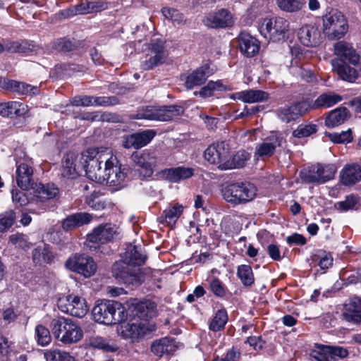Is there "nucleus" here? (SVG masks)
Instances as JSON below:
<instances>
[{
	"label": "nucleus",
	"instance_id": "2eb2a0df",
	"mask_svg": "<svg viewBox=\"0 0 361 361\" xmlns=\"http://www.w3.org/2000/svg\"><path fill=\"white\" fill-rule=\"evenodd\" d=\"M156 135L157 131L154 129H147L124 135L122 137V146L125 149H139L147 145Z\"/></svg>",
	"mask_w": 361,
	"mask_h": 361
},
{
	"label": "nucleus",
	"instance_id": "e2e57ef3",
	"mask_svg": "<svg viewBox=\"0 0 361 361\" xmlns=\"http://www.w3.org/2000/svg\"><path fill=\"white\" fill-rule=\"evenodd\" d=\"M337 171V167L335 164H320V173H321V182L322 184L328 182L330 180L334 179L335 174Z\"/></svg>",
	"mask_w": 361,
	"mask_h": 361
},
{
	"label": "nucleus",
	"instance_id": "7c9ffc66",
	"mask_svg": "<svg viewBox=\"0 0 361 361\" xmlns=\"http://www.w3.org/2000/svg\"><path fill=\"white\" fill-rule=\"evenodd\" d=\"M229 97L245 103L261 102L269 99V93L260 90H249L233 93Z\"/></svg>",
	"mask_w": 361,
	"mask_h": 361
},
{
	"label": "nucleus",
	"instance_id": "a18cd8bd",
	"mask_svg": "<svg viewBox=\"0 0 361 361\" xmlns=\"http://www.w3.org/2000/svg\"><path fill=\"white\" fill-rule=\"evenodd\" d=\"M183 212L182 205L176 204L173 207L164 209L158 217L159 222L162 224H175Z\"/></svg>",
	"mask_w": 361,
	"mask_h": 361
},
{
	"label": "nucleus",
	"instance_id": "c03bdc74",
	"mask_svg": "<svg viewBox=\"0 0 361 361\" xmlns=\"http://www.w3.org/2000/svg\"><path fill=\"white\" fill-rule=\"evenodd\" d=\"M30 189L34 190L35 200L41 202L54 198L57 193L56 188H51L49 185H44L41 183H34Z\"/></svg>",
	"mask_w": 361,
	"mask_h": 361
},
{
	"label": "nucleus",
	"instance_id": "e433bc0d",
	"mask_svg": "<svg viewBox=\"0 0 361 361\" xmlns=\"http://www.w3.org/2000/svg\"><path fill=\"white\" fill-rule=\"evenodd\" d=\"M32 259L35 264L46 263L51 264L54 262L55 255L49 245L37 246L32 252Z\"/></svg>",
	"mask_w": 361,
	"mask_h": 361
},
{
	"label": "nucleus",
	"instance_id": "6e6552de",
	"mask_svg": "<svg viewBox=\"0 0 361 361\" xmlns=\"http://www.w3.org/2000/svg\"><path fill=\"white\" fill-rule=\"evenodd\" d=\"M124 320L118 327L119 335L125 339H130L131 342H138L140 339L151 334L157 329L155 324H145L142 322L130 319V322Z\"/></svg>",
	"mask_w": 361,
	"mask_h": 361
},
{
	"label": "nucleus",
	"instance_id": "cd10ccee",
	"mask_svg": "<svg viewBox=\"0 0 361 361\" xmlns=\"http://www.w3.org/2000/svg\"><path fill=\"white\" fill-rule=\"evenodd\" d=\"M334 54L337 56L334 59H342L344 62H348L353 66L360 62V56L352 46L345 41H339L334 44Z\"/></svg>",
	"mask_w": 361,
	"mask_h": 361
},
{
	"label": "nucleus",
	"instance_id": "bb28decb",
	"mask_svg": "<svg viewBox=\"0 0 361 361\" xmlns=\"http://www.w3.org/2000/svg\"><path fill=\"white\" fill-rule=\"evenodd\" d=\"M78 156L73 152H66L62 159L61 173L67 179H75L79 176V172L83 171L81 169V164L77 162Z\"/></svg>",
	"mask_w": 361,
	"mask_h": 361
},
{
	"label": "nucleus",
	"instance_id": "0eeeda50",
	"mask_svg": "<svg viewBox=\"0 0 361 361\" xmlns=\"http://www.w3.org/2000/svg\"><path fill=\"white\" fill-rule=\"evenodd\" d=\"M259 32L273 42H285L288 38L289 22L281 17L265 19L259 27Z\"/></svg>",
	"mask_w": 361,
	"mask_h": 361
},
{
	"label": "nucleus",
	"instance_id": "aec40b11",
	"mask_svg": "<svg viewBox=\"0 0 361 361\" xmlns=\"http://www.w3.org/2000/svg\"><path fill=\"white\" fill-rule=\"evenodd\" d=\"M348 350L344 347L317 343H314V348L310 352V356L313 361L323 360L326 355H338V358L344 359L348 356Z\"/></svg>",
	"mask_w": 361,
	"mask_h": 361
},
{
	"label": "nucleus",
	"instance_id": "20e7f679",
	"mask_svg": "<svg viewBox=\"0 0 361 361\" xmlns=\"http://www.w3.org/2000/svg\"><path fill=\"white\" fill-rule=\"evenodd\" d=\"M104 176L106 183L118 189L123 188L127 183L131 168L126 164H122L116 157L111 156L105 161Z\"/></svg>",
	"mask_w": 361,
	"mask_h": 361
},
{
	"label": "nucleus",
	"instance_id": "a878e982",
	"mask_svg": "<svg viewBox=\"0 0 361 361\" xmlns=\"http://www.w3.org/2000/svg\"><path fill=\"white\" fill-rule=\"evenodd\" d=\"M177 348L175 338L169 336L155 339L150 345V351L159 358L173 355Z\"/></svg>",
	"mask_w": 361,
	"mask_h": 361
},
{
	"label": "nucleus",
	"instance_id": "393cba45",
	"mask_svg": "<svg viewBox=\"0 0 361 361\" xmlns=\"http://www.w3.org/2000/svg\"><path fill=\"white\" fill-rule=\"evenodd\" d=\"M298 39L305 47H315L322 42V35L319 27L316 25L306 24L298 32Z\"/></svg>",
	"mask_w": 361,
	"mask_h": 361
},
{
	"label": "nucleus",
	"instance_id": "5fc2aeb1",
	"mask_svg": "<svg viewBox=\"0 0 361 361\" xmlns=\"http://www.w3.org/2000/svg\"><path fill=\"white\" fill-rule=\"evenodd\" d=\"M279 8L286 12H296L302 8L306 0H276Z\"/></svg>",
	"mask_w": 361,
	"mask_h": 361
},
{
	"label": "nucleus",
	"instance_id": "c9c22d12",
	"mask_svg": "<svg viewBox=\"0 0 361 361\" xmlns=\"http://www.w3.org/2000/svg\"><path fill=\"white\" fill-rule=\"evenodd\" d=\"M80 47V43L75 39L66 37H59L51 42V49L57 52L68 54L77 50Z\"/></svg>",
	"mask_w": 361,
	"mask_h": 361
},
{
	"label": "nucleus",
	"instance_id": "ddd939ff",
	"mask_svg": "<svg viewBox=\"0 0 361 361\" xmlns=\"http://www.w3.org/2000/svg\"><path fill=\"white\" fill-rule=\"evenodd\" d=\"M229 145L225 141L211 144L204 152V159L211 164L216 165L217 168L224 171L223 164L229 158Z\"/></svg>",
	"mask_w": 361,
	"mask_h": 361
},
{
	"label": "nucleus",
	"instance_id": "bf43d9fd",
	"mask_svg": "<svg viewBox=\"0 0 361 361\" xmlns=\"http://www.w3.org/2000/svg\"><path fill=\"white\" fill-rule=\"evenodd\" d=\"M47 361H75L69 353L60 350H47L44 353Z\"/></svg>",
	"mask_w": 361,
	"mask_h": 361
},
{
	"label": "nucleus",
	"instance_id": "58836bf2",
	"mask_svg": "<svg viewBox=\"0 0 361 361\" xmlns=\"http://www.w3.org/2000/svg\"><path fill=\"white\" fill-rule=\"evenodd\" d=\"M350 115L349 110L344 106L331 110L325 118V125L328 128H334L343 124Z\"/></svg>",
	"mask_w": 361,
	"mask_h": 361
},
{
	"label": "nucleus",
	"instance_id": "412c9836",
	"mask_svg": "<svg viewBox=\"0 0 361 361\" xmlns=\"http://www.w3.org/2000/svg\"><path fill=\"white\" fill-rule=\"evenodd\" d=\"M159 174L161 178L169 183H179L192 178L195 174V170L191 167L179 166L162 169Z\"/></svg>",
	"mask_w": 361,
	"mask_h": 361
},
{
	"label": "nucleus",
	"instance_id": "6ab92c4d",
	"mask_svg": "<svg viewBox=\"0 0 361 361\" xmlns=\"http://www.w3.org/2000/svg\"><path fill=\"white\" fill-rule=\"evenodd\" d=\"M133 320L149 324V321L155 317L157 313V304L149 300L141 301L133 305L130 310Z\"/></svg>",
	"mask_w": 361,
	"mask_h": 361
},
{
	"label": "nucleus",
	"instance_id": "423d86ee",
	"mask_svg": "<svg viewBox=\"0 0 361 361\" xmlns=\"http://www.w3.org/2000/svg\"><path fill=\"white\" fill-rule=\"evenodd\" d=\"M117 234L115 226L110 224H101L94 228L86 237V245L90 250L96 252H103L102 245L112 242Z\"/></svg>",
	"mask_w": 361,
	"mask_h": 361
},
{
	"label": "nucleus",
	"instance_id": "a19ab883",
	"mask_svg": "<svg viewBox=\"0 0 361 361\" xmlns=\"http://www.w3.org/2000/svg\"><path fill=\"white\" fill-rule=\"evenodd\" d=\"M250 159V154L245 150L238 151L235 154L231 155L229 152V158L224 163V171L233 169H240L245 166Z\"/></svg>",
	"mask_w": 361,
	"mask_h": 361
},
{
	"label": "nucleus",
	"instance_id": "1a4fd4ad",
	"mask_svg": "<svg viewBox=\"0 0 361 361\" xmlns=\"http://www.w3.org/2000/svg\"><path fill=\"white\" fill-rule=\"evenodd\" d=\"M65 267L69 271L80 274L85 278L93 276L97 269V265L93 258L81 253L72 254L66 259Z\"/></svg>",
	"mask_w": 361,
	"mask_h": 361
},
{
	"label": "nucleus",
	"instance_id": "b1692460",
	"mask_svg": "<svg viewBox=\"0 0 361 361\" xmlns=\"http://www.w3.org/2000/svg\"><path fill=\"white\" fill-rule=\"evenodd\" d=\"M237 39L240 51L244 56L252 58L259 53L260 42L250 34L240 32Z\"/></svg>",
	"mask_w": 361,
	"mask_h": 361
},
{
	"label": "nucleus",
	"instance_id": "37998d69",
	"mask_svg": "<svg viewBox=\"0 0 361 361\" xmlns=\"http://www.w3.org/2000/svg\"><path fill=\"white\" fill-rule=\"evenodd\" d=\"M80 4L79 10L82 12V15L100 13L107 10L110 4L109 2L104 0H82Z\"/></svg>",
	"mask_w": 361,
	"mask_h": 361
},
{
	"label": "nucleus",
	"instance_id": "680f3d73",
	"mask_svg": "<svg viewBox=\"0 0 361 361\" xmlns=\"http://www.w3.org/2000/svg\"><path fill=\"white\" fill-rule=\"evenodd\" d=\"M275 151L274 146L263 142L256 147L254 157L257 159L264 157L269 158L275 153Z\"/></svg>",
	"mask_w": 361,
	"mask_h": 361
},
{
	"label": "nucleus",
	"instance_id": "dca6fc26",
	"mask_svg": "<svg viewBox=\"0 0 361 361\" xmlns=\"http://www.w3.org/2000/svg\"><path fill=\"white\" fill-rule=\"evenodd\" d=\"M4 43L0 42V54L6 51L11 54H21L25 55L32 54L38 49V46L34 41L29 39L11 40L3 39Z\"/></svg>",
	"mask_w": 361,
	"mask_h": 361
},
{
	"label": "nucleus",
	"instance_id": "ea45409f",
	"mask_svg": "<svg viewBox=\"0 0 361 361\" xmlns=\"http://www.w3.org/2000/svg\"><path fill=\"white\" fill-rule=\"evenodd\" d=\"M122 260L129 263L131 266H142L147 259L146 255L142 254L136 245H129L122 256Z\"/></svg>",
	"mask_w": 361,
	"mask_h": 361
},
{
	"label": "nucleus",
	"instance_id": "69168bd1",
	"mask_svg": "<svg viewBox=\"0 0 361 361\" xmlns=\"http://www.w3.org/2000/svg\"><path fill=\"white\" fill-rule=\"evenodd\" d=\"M241 353L240 350L233 346L228 349L222 357L216 355L214 357L212 361H239L240 359Z\"/></svg>",
	"mask_w": 361,
	"mask_h": 361
},
{
	"label": "nucleus",
	"instance_id": "f3484780",
	"mask_svg": "<svg viewBox=\"0 0 361 361\" xmlns=\"http://www.w3.org/2000/svg\"><path fill=\"white\" fill-rule=\"evenodd\" d=\"M207 25L213 29H226L235 24V18L230 11L220 8L211 11L206 16Z\"/></svg>",
	"mask_w": 361,
	"mask_h": 361
},
{
	"label": "nucleus",
	"instance_id": "6e6d98bb",
	"mask_svg": "<svg viewBox=\"0 0 361 361\" xmlns=\"http://www.w3.org/2000/svg\"><path fill=\"white\" fill-rule=\"evenodd\" d=\"M28 111L27 105L17 101L8 102V114L9 118L25 116Z\"/></svg>",
	"mask_w": 361,
	"mask_h": 361
},
{
	"label": "nucleus",
	"instance_id": "603ef678",
	"mask_svg": "<svg viewBox=\"0 0 361 361\" xmlns=\"http://www.w3.org/2000/svg\"><path fill=\"white\" fill-rule=\"evenodd\" d=\"M99 154V152L95 148H90L87 149L85 152H83L81 155L80 163L81 164V169L85 172L86 174L88 173L89 166H94V163L97 164V156Z\"/></svg>",
	"mask_w": 361,
	"mask_h": 361
},
{
	"label": "nucleus",
	"instance_id": "4c0bfd02",
	"mask_svg": "<svg viewBox=\"0 0 361 361\" xmlns=\"http://www.w3.org/2000/svg\"><path fill=\"white\" fill-rule=\"evenodd\" d=\"M310 264L312 267L318 266L325 273L329 268L332 267L334 259L331 253L323 250H318L310 256Z\"/></svg>",
	"mask_w": 361,
	"mask_h": 361
},
{
	"label": "nucleus",
	"instance_id": "9b49d317",
	"mask_svg": "<svg viewBox=\"0 0 361 361\" xmlns=\"http://www.w3.org/2000/svg\"><path fill=\"white\" fill-rule=\"evenodd\" d=\"M57 306L61 312L78 318H82L89 311L86 300L78 295H68L61 298Z\"/></svg>",
	"mask_w": 361,
	"mask_h": 361
},
{
	"label": "nucleus",
	"instance_id": "49530a36",
	"mask_svg": "<svg viewBox=\"0 0 361 361\" xmlns=\"http://www.w3.org/2000/svg\"><path fill=\"white\" fill-rule=\"evenodd\" d=\"M342 99V96L334 92L323 93L315 99L311 109L329 108Z\"/></svg>",
	"mask_w": 361,
	"mask_h": 361
},
{
	"label": "nucleus",
	"instance_id": "8fccbe9b",
	"mask_svg": "<svg viewBox=\"0 0 361 361\" xmlns=\"http://www.w3.org/2000/svg\"><path fill=\"white\" fill-rule=\"evenodd\" d=\"M102 193L100 191L94 190L86 196L85 204L95 211H101L107 207L108 202L102 198Z\"/></svg>",
	"mask_w": 361,
	"mask_h": 361
},
{
	"label": "nucleus",
	"instance_id": "f704fd0d",
	"mask_svg": "<svg viewBox=\"0 0 361 361\" xmlns=\"http://www.w3.org/2000/svg\"><path fill=\"white\" fill-rule=\"evenodd\" d=\"M361 180V166L357 163L347 164L341 173V182L345 185H354Z\"/></svg>",
	"mask_w": 361,
	"mask_h": 361
},
{
	"label": "nucleus",
	"instance_id": "c756f323",
	"mask_svg": "<svg viewBox=\"0 0 361 361\" xmlns=\"http://www.w3.org/2000/svg\"><path fill=\"white\" fill-rule=\"evenodd\" d=\"M214 305L219 309L214 313L212 318L209 322V329L213 332H218L225 329L228 322V314L227 310L222 303L216 302L212 305L213 308H214Z\"/></svg>",
	"mask_w": 361,
	"mask_h": 361
},
{
	"label": "nucleus",
	"instance_id": "4d7b16f0",
	"mask_svg": "<svg viewBox=\"0 0 361 361\" xmlns=\"http://www.w3.org/2000/svg\"><path fill=\"white\" fill-rule=\"evenodd\" d=\"M318 131V126L314 123L298 125L297 128L293 131V136L296 138H304L315 134Z\"/></svg>",
	"mask_w": 361,
	"mask_h": 361
},
{
	"label": "nucleus",
	"instance_id": "0e129e2a",
	"mask_svg": "<svg viewBox=\"0 0 361 361\" xmlns=\"http://www.w3.org/2000/svg\"><path fill=\"white\" fill-rule=\"evenodd\" d=\"M328 137L331 141L336 144H341L344 142L349 143L351 142L353 140L352 131L350 129H348L346 131H342L340 133H329Z\"/></svg>",
	"mask_w": 361,
	"mask_h": 361
},
{
	"label": "nucleus",
	"instance_id": "39448f33",
	"mask_svg": "<svg viewBox=\"0 0 361 361\" xmlns=\"http://www.w3.org/2000/svg\"><path fill=\"white\" fill-rule=\"evenodd\" d=\"M111 272L117 283L120 284L137 286L145 281V276L140 268L134 267L122 259L114 263Z\"/></svg>",
	"mask_w": 361,
	"mask_h": 361
},
{
	"label": "nucleus",
	"instance_id": "473e14b6",
	"mask_svg": "<svg viewBox=\"0 0 361 361\" xmlns=\"http://www.w3.org/2000/svg\"><path fill=\"white\" fill-rule=\"evenodd\" d=\"M4 86L6 90L16 92L19 95H36L39 92L37 86H32L30 84L14 80H5Z\"/></svg>",
	"mask_w": 361,
	"mask_h": 361
},
{
	"label": "nucleus",
	"instance_id": "13d9d810",
	"mask_svg": "<svg viewBox=\"0 0 361 361\" xmlns=\"http://www.w3.org/2000/svg\"><path fill=\"white\" fill-rule=\"evenodd\" d=\"M35 335L37 343L42 346H46L51 341L49 329L42 324L36 326Z\"/></svg>",
	"mask_w": 361,
	"mask_h": 361
},
{
	"label": "nucleus",
	"instance_id": "c85d7f7f",
	"mask_svg": "<svg viewBox=\"0 0 361 361\" xmlns=\"http://www.w3.org/2000/svg\"><path fill=\"white\" fill-rule=\"evenodd\" d=\"M206 282L207 289L215 298L223 300H228L232 298L233 293L219 277L208 276Z\"/></svg>",
	"mask_w": 361,
	"mask_h": 361
},
{
	"label": "nucleus",
	"instance_id": "774afa93",
	"mask_svg": "<svg viewBox=\"0 0 361 361\" xmlns=\"http://www.w3.org/2000/svg\"><path fill=\"white\" fill-rule=\"evenodd\" d=\"M306 50L299 45L290 47V54L292 56V63L299 66L300 63L305 59Z\"/></svg>",
	"mask_w": 361,
	"mask_h": 361
},
{
	"label": "nucleus",
	"instance_id": "052dcab7",
	"mask_svg": "<svg viewBox=\"0 0 361 361\" xmlns=\"http://www.w3.org/2000/svg\"><path fill=\"white\" fill-rule=\"evenodd\" d=\"M9 242L16 247L23 250H27L30 247L31 243L28 241L26 235L22 233H17L9 236Z\"/></svg>",
	"mask_w": 361,
	"mask_h": 361
},
{
	"label": "nucleus",
	"instance_id": "79ce46f5",
	"mask_svg": "<svg viewBox=\"0 0 361 361\" xmlns=\"http://www.w3.org/2000/svg\"><path fill=\"white\" fill-rule=\"evenodd\" d=\"M63 335L59 338L63 344H73L80 341L83 337L81 327L72 320Z\"/></svg>",
	"mask_w": 361,
	"mask_h": 361
},
{
	"label": "nucleus",
	"instance_id": "2f4dec72",
	"mask_svg": "<svg viewBox=\"0 0 361 361\" xmlns=\"http://www.w3.org/2000/svg\"><path fill=\"white\" fill-rule=\"evenodd\" d=\"M16 183L23 190H28L34 183L32 180L33 169L25 163H21L16 168Z\"/></svg>",
	"mask_w": 361,
	"mask_h": 361
},
{
	"label": "nucleus",
	"instance_id": "864d4df0",
	"mask_svg": "<svg viewBox=\"0 0 361 361\" xmlns=\"http://www.w3.org/2000/svg\"><path fill=\"white\" fill-rule=\"evenodd\" d=\"M360 197L354 194L345 196V200L335 204V208L340 212H348L351 209H357L356 206L359 204Z\"/></svg>",
	"mask_w": 361,
	"mask_h": 361
},
{
	"label": "nucleus",
	"instance_id": "72a5a7b5",
	"mask_svg": "<svg viewBox=\"0 0 361 361\" xmlns=\"http://www.w3.org/2000/svg\"><path fill=\"white\" fill-rule=\"evenodd\" d=\"M92 216L86 212H78L68 216L61 223L62 228L66 231H72L85 224H89Z\"/></svg>",
	"mask_w": 361,
	"mask_h": 361
},
{
	"label": "nucleus",
	"instance_id": "f257e3e1",
	"mask_svg": "<svg viewBox=\"0 0 361 361\" xmlns=\"http://www.w3.org/2000/svg\"><path fill=\"white\" fill-rule=\"evenodd\" d=\"M92 315L96 322L109 326L127 320L128 311L119 302L102 300L94 306Z\"/></svg>",
	"mask_w": 361,
	"mask_h": 361
},
{
	"label": "nucleus",
	"instance_id": "338daca9",
	"mask_svg": "<svg viewBox=\"0 0 361 361\" xmlns=\"http://www.w3.org/2000/svg\"><path fill=\"white\" fill-rule=\"evenodd\" d=\"M94 106H111L120 104V99L116 96L94 97Z\"/></svg>",
	"mask_w": 361,
	"mask_h": 361
},
{
	"label": "nucleus",
	"instance_id": "4468645a",
	"mask_svg": "<svg viewBox=\"0 0 361 361\" xmlns=\"http://www.w3.org/2000/svg\"><path fill=\"white\" fill-rule=\"evenodd\" d=\"M213 73L214 71L210 68V65L204 63L191 72L180 74V80L184 81L187 90H192L195 87L204 85Z\"/></svg>",
	"mask_w": 361,
	"mask_h": 361
},
{
	"label": "nucleus",
	"instance_id": "5701e85b",
	"mask_svg": "<svg viewBox=\"0 0 361 361\" xmlns=\"http://www.w3.org/2000/svg\"><path fill=\"white\" fill-rule=\"evenodd\" d=\"M136 166L145 170L146 176H151L154 173V167L157 165V157L154 152L145 149L141 152L135 151L130 157Z\"/></svg>",
	"mask_w": 361,
	"mask_h": 361
},
{
	"label": "nucleus",
	"instance_id": "a211bd4d",
	"mask_svg": "<svg viewBox=\"0 0 361 361\" xmlns=\"http://www.w3.org/2000/svg\"><path fill=\"white\" fill-rule=\"evenodd\" d=\"M331 65L333 71L344 81L353 82L360 76L361 68L359 62L356 66H353L348 62H344L342 59H332Z\"/></svg>",
	"mask_w": 361,
	"mask_h": 361
},
{
	"label": "nucleus",
	"instance_id": "09e8293b",
	"mask_svg": "<svg viewBox=\"0 0 361 361\" xmlns=\"http://www.w3.org/2000/svg\"><path fill=\"white\" fill-rule=\"evenodd\" d=\"M300 176L307 183L322 184L320 164H314L302 169L300 173Z\"/></svg>",
	"mask_w": 361,
	"mask_h": 361
},
{
	"label": "nucleus",
	"instance_id": "de8ad7c7",
	"mask_svg": "<svg viewBox=\"0 0 361 361\" xmlns=\"http://www.w3.org/2000/svg\"><path fill=\"white\" fill-rule=\"evenodd\" d=\"M236 276L242 285L250 288L255 284V275L252 267L249 264H240L237 267Z\"/></svg>",
	"mask_w": 361,
	"mask_h": 361
},
{
	"label": "nucleus",
	"instance_id": "f03ea898",
	"mask_svg": "<svg viewBox=\"0 0 361 361\" xmlns=\"http://www.w3.org/2000/svg\"><path fill=\"white\" fill-rule=\"evenodd\" d=\"M221 193L226 202L239 205L252 201L256 196L257 188L250 182H235L224 187Z\"/></svg>",
	"mask_w": 361,
	"mask_h": 361
},
{
	"label": "nucleus",
	"instance_id": "4be33fe9",
	"mask_svg": "<svg viewBox=\"0 0 361 361\" xmlns=\"http://www.w3.org/2000/svg\"><path fill=\"white\" fill-rule=\"evenodd\" d=\"M147 47L151 53L154 54V55L145 60V68L151 70L164 62L166 58L165 42L161 39H151Z\"/></svg>",
	"mask_w": 361,
	"mask_h": 361
},
{
	"label": "nucleus",
	"instance_id": "9d476101",
	"mask_svg": "<svg viewBox=\"0 0 361 361\" xmlns=\"http://www.w3.org/2000/svg\"><path fill=\"white\" fill-rule=\"evenodd\" d=\"M183 113V107L178 104L164 105L159 107L148 106L144 110L142 117L147 120L170 121L182 116Z\"/></svg>",
	"mask_w": 361,
	"mask_h": 361
},
{
	"label": "nucleus",
	"instance_id": "3c124183",
	"mask_svg": "<svg viewBox=\"0 0 361 361\" xmlns=\"http://www.w3.org/2000/svg\"><path fill=\"white\" fill-rule=\"evenodd\" d=\"M71 319L64 317H57L51 319L50 322V328L54 337L59 341V338L63 335L68 326L71 323Z\"/></svg>",
	"mask_w": 361,
	"mask_h": 361
},
{
	"label": "nucleus",
	"instance_id": "f8f14e48",
	"mask_svg": "<svg viewBox=\"0 0 361 361\" xmlns=\"http://www.w3.org/2000/svg\"><path fill=\"white\" fill-rule=\"evenodd\" d=\"M311 109L310 102L302 99L295 102L290 105H285L276 109V113L279 119L286 123L295 121L305 115Z\"/></svg>",
	"mask_w": 361,
	"mask_h": 361
},
{
	"label": "nucleus",
	"instance_id": "7ed1b4c3",
	"mask_svg": "<svg viewBox=\"0 0 361 361\" xmlns=\"http://www.w3.org/2000/svg\"><path fill=\"white\" fill-rule=\"evenodd\" d=\"M348 30L345 16L337 9H331L323 16V32L330 40L343 38Z\"/></svg>",
	"mask_w": 361,
	"mask_h": 361
}]
</instances>
